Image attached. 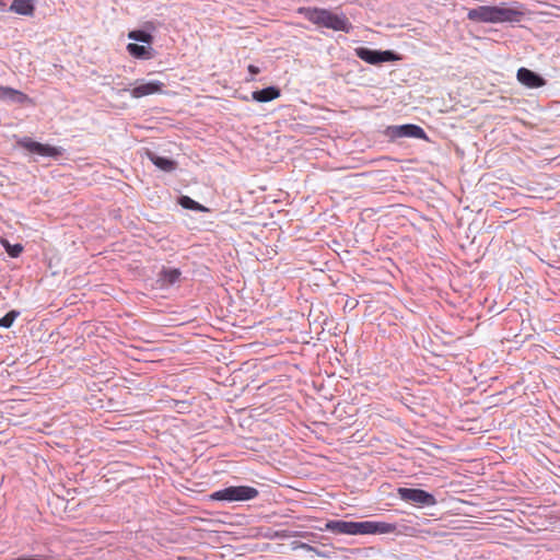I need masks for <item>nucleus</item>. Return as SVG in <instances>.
<instances>
[{
	"label": "nucleus",
	"mask_w": 560,
	"mask_h": 560,
	"mask_svg": "<svg viewBox=\"0 0 560 560\" xmlns=\"http://www.w3.org/2000/svg\"><path fill=\"white\" fill-rule=\"evenodd\" d=\"M395 528L394 524L374 521L352 522L331 520L325 524L326 530L342 535L389 534Z\"/></svg>",
	"instance_id": "obj_1"
},
{
	"label": "nucleus",
	"mask_w": 560,
	"mask_h": 560,
	"mask_svg": "<svg viewBox=\"0 0 560 560\" xmlns=\"http://www.w3.org/2000/svg\"><path fill=\"white\" fill-rule=\"evenodd\" d=\"M301 12L310 22L318 26L326 27L335 32L349 33L351 31V23L343 13H336L334 11L319 8H304Z\"/></svg>",
	"instance_id": "obj_2"
},
{
	"label": "nucleus",
	"mask_w": 560,
	"mask_h": 560,
	"mask_svg": "<svg viewBox=\"0 0 560 560\" xmlns=\"http://www.w3.org/2000/svg\"><path fill=\"white\" fill-rule=\"evenodd\" d=\"M517 15L516 10L499 5H479L467 13L468 20L476 23L512 22Z\"/></svg>",
	"instance_id": "obj_3"
},
{
	"label": "nucleus",
	"mask_w": 560,
	"mask_h": 560,
	"mask_svg": "<svg viewBox=\"0 0 560 560\" xmlns=\"http://www.w3.org/2000/svg\"><path fill=\"white\" fill-rule=\"evenodd\" d=\"M258 490L249 486H230L224 489L214 491L210 494V499L213 501H249L258 495Z\"/></svg>",
	"instance_id": "obj_4"
},
{
	"label": "nucleus",
	"mask_w": 560,
	"mask_h": 560,
	"mask_svg": "<svg viewBox=\"0 0 560 560\" xmlns=\"http://www.w3.org/2000/svg\"><path fill=\"white\" fill-rule=\"evenodd\" d=\"M354 54L361 60L373 66L401 59L394 50H376L368 47H357L354 48Z\"/></svg>",
	"instance_id": "obj_5"
},
{
	"label": "nucleus",
	"mask_w": 560,
	"mask_h": 560,
	"mask_svg": "<svg viewBox=\"0 0 560 560\" xmlns=\"http://www.w3.org/2000/svg\"><path fill=\"white\" fill-rule=\"evenodd\" d=\"M397 494L400 500L405 502H411L421 508L433 506L438 502L432 493L418 488L400 487L397 489Z\"/></svg>",
	"instance_id": "obj_6"
},
{
	"label": "nucleus",
	"mask_w": 560,
	"mask_h": 560,
	"mask_svg": "<svg viewBox=\"0 0 560 560\" xmlns=\"http://www.w3.org/2000/svg\"><path fill=\"white\" fill-rule=\"evenodd\" d=\"M18 145L27 150L31 153L37 154L39 156L47 158H58L62 154L63 149L60 147H54L50 144L40 143L34 141L31 138L24 137L18 141Z\"/></svg>",
	"instance_id": "obj_7"
},
{
	"label": "nucleus",
	"mask_w": 560,
	"mask_h": 560,
	"mask_svg": "<svg viewBox=\"0 0 560 560\" xmlns=\"http://www.w3.org/2000/svg\"><path fill=\"white\" fill-rule=\"evenodd\" d=\"M386 136H388L390 139L415 138L428 140L424 129L415 124L388 126L386 129Z\"/></svg>",
	"instance_id": "obj_8"
},
{
	"label": "nucleus",
	"mask_w": 560,
	"mask_h": 560,
	"mask_svg": "<svg viewBox=\"0 0 560 560\" xmlns=\"http://www.w3.org/2000/svg\"><path fill=\"white\" fill-rule=\"evenodd\" d=\"M142 44L130 43L127 45V51L136 59L149 60L155 57L156 52L152 48L153 37H131Z\"/></svg>",
	"instance_id": "obj_9"
},
{
	"label": "nucleus",
	"mask_w": 560,
	"mask_h": 560,
	"mask_svg": "<svg viewBox=\"0 0 560 560\" xmlns=\"http://www.w3.org/2000/svg\"><path fill=\"white\" fill-rule=\"evenodd\" d=\"M517 80L525 86L530 89H537L541 88L546 84V80L538 74L537 72H534L533 70H529L527 68H520L517 70Z\"/></svg>",
	"instance_id": "obj_10"
},
{
	"label": "nucleus",
	"mask_w": 560,
	"mask_h": 560,
	"mask_svg": "<svg viewBox=\"0 0 560 560\" xmlns=\"http://www.w3.org/2000/svg\"><path fill=\"white\" fill-rule=\"evenodd\" d=\"M163 86L164 84L160 81H142L131 90L130 94L135 98H140L147 95L162 92Z\"/></svg>",
	"instance_id": "obj_11"
},
{
	"label": "nucleus",
	"mask_w": 560,
	"mask_h": 560,
	"mask_svg": "<svg viewBox=\"0 0 560 560\" xmlns=\"http://www.w3.org/2000/svg\"><path fill=\"white\" fill-rule=\"evenodd\" d=\"M0 100L11 104H25L32 102L28 95L9 86H0Z\"/></svg>",
	"instance_id": "obj_12"
},
{
	"label": "nucleus",
	"mask_w": 560,
	"mask_h": 560,
	"mask_svg": "<svg viewBox=\"0 0 560 560\" xmlns=\"http://www.w3.org/2000/svg\"><path fill=\"white\" fill-rule=\"evenodd\" d=\"M279 96L280 90L277 86H268L252 93V98L258 103H267L278 98Z\"/></svg>",
	"instance_id": "obj_13"
},
{
	"label": "nucleus",
	"mask_w": 560,
	"mask_h": 560,
	"mask_svg": "<svg viewBox=\"0 0 560 560\" xmlns=\"http://www.w3.org/2000/svg\"><path fill=\"white\" fill-rule=\"evenodd\" d=\"M148 158L158 168L164 172H173L177 167V162L170 158L160 156L153 152H148Z\"/></svg>",
	"instance_id": "obj_14"
},
{
	"label": "nucleus",
	"mask_w": 560,
	"mask_h": 560,
	"mask_svg": "<svg viewBox=\"0 0 560 560\" xmlns=\"http://www.w3.org/2000/svg\"><path fill=\"white\" fill-rule=\"evenodd\" d=\"M182 272L177 268H163L159 273V281L162 287L175 284L180 277Z\"/></svg>",
	"instance_id": "obj_15"
},
{
	"label": "nucleus",
	"mask_w": 560,
	"mask_h": 560,
	"mask_svg": "<svg viewBox=\"0 0 560 560\" xmlns=\"http://www.w3.org/2000/svg\"><path fill=\"white\" fill-rule=\"evenodd\" d=\"M33 0H13L10 10L22 15H32L34 12Z\"/></svg>",
	"instance_id": "obj_16"
},
{
	"label": "nucleus",
	"mask_w": 560,
	"mask_h": 560,
	"mask_svg": "<svg viewBox=\"0 0 560 560\" xmlns=\"http://www.w3.org/2000/svg\"><path fill=\"white\" fill-rule=\"evenodd\" d=\"M178 205L182 206L184 209L192 210V211H199V212H207L209 209L201 203L195 201L189 196H180L178 198Z\"/></svg>",
	"instance_id": "obj_17"
},
{
	"label": "nucleus",
	"mask_w": 560,
	"mask_h": 560,
	"mask_svg": "<svg viewBox=\"0 0 560 560\" xmlns=\"http://www.w3.org/2000/svg\"><path fill=\"white\" fill-rule=\"evenodd\" d=\"M19 315L20 312L15 310L8 312L4 316L0 318V327L10 328Z\"/></svg>",
	"instance_id": "obj_18"
},
{
	"label": "nucleus",
	"mask_w": 560,
	"mask_h": 560,
	"mask_svg": "<svg viewBox=\"0 0 560 560\" xmlns=\"http://www.w3.org/2000/svg\"><path fill=\"white\" fill-rule=\"evenodd\" d=\"M1 244L4 246L7 253L13 258L19 257L23 250V246L21 244L11 245L7 240H1Z\"/></svg>",
	"instance_id": "obj_19"
},
{
	"label": "nucleus",
	"mask_w": 560,
	"mask_h": 560,
	"mask_svg": "<svg viewBox=\"0 0 560 560\" xmlns=\"http://www.w3.org/2000/svg\"><path fill=\"white\" fill-rule=\"evenodd\" d=\"M153 31H155V26L152 22H149V23H147V26L144 30L132 31L128 35H136V36L150 35V32H153Z\"/></svg>",
	"instance_id": "obj_20"
},
{
	"label": "nucleus",
	"mask_w": 560,
	"mask_h": 560,
	"mask_svg": "<svg viewBox=\"0 0 560 560\" xmlns=\"http://www.w3.org/2000/svg\"><path fill=\"white\" fill-rule=\"evenodd\" d=\"M248 72L250 73V78L247 81H253L254 77L260 72V69L254 65L248 66Z\"/></svg>",
	"instance_id": "obj_21"
},
{
	"label": "nucleus",
	"mask_w": 560,
	"mask_h": 560,
	"mask_svg": "<svg viewBox=\"0 0 560 560\" xmlns=\"http://www.w3.org/2000/svg\"><path fill=\"white\" fill-rule=\"evenodd\" d=\"M310 552H313L318 557H328L329 556L327 552H324L315 547H313V550H310Z\"/></svg>",
	"instance_id": "obj_22"
},
{
	"label": "nucleus",
	"mask_w": 560,
	"mask_h": 560,
	"mask_svg": "<svg viewBox=\"0 0 560 560\" xmlns=\"http://www.w3.org/2000/svg\"><path fill=\"white\" fill-rule=\"evenodd\" d=\"M299 546L301 547V549L306 550V551L313 550V546H311L306 542L300 544Z\"/></svg>",
	"instance_id": "obj_23"
},
{
	"label": "nucleus",
	"mask_w": 560,
	"mask_h": 560,
	"mask_svg": "<svg viewBox=\"0 0 560 560\" xmlns=\"http://www.w3.org/2000/svg\"><path fill=\"white\" fill-rule=\"evenodd\" d=\"M300 544H303V542H302V541H296V540H295V541H292V542H291V547H292V549H293V550H295V549H301V547L299 546Z\"/></svg>",
	"instance_id": "obj_24"
},
{
	"label": "nucleus",
	"mask_w": 560,
	"mask_h": 560,
	"mask_svg": "<svg viewBox=\"0 0 560 560\" xmlns=\"http://www.w3.org/2000/svg\"><path fill=\"white\" fill-rule=\"evenodd\" d=\"M306 535H308V534L307 533L300 534V536H303V537H305Z\"/></svg>",
	"instance_id": "obj_25"
}]
</instances>
